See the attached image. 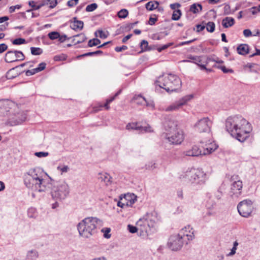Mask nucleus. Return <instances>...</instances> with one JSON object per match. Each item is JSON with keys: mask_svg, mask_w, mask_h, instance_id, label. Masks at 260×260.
Wrapping results in <instances>:
<instances>
[{"mask_svg": "<svg viewBox=\"0 0 260 260\" xmlns=\"http://www.w3.org/2000/svg\"><path fill=\"white\" fill-rule=\"evenodd\" d=\"M225 128L233 137L241 142L248 138L252 131L250 124L240 115L229 117L225 121Z\"/></svg>", "mask_w": 260, "mask_h": 260, "instance_id": "f257e3e1", "label": "nucleus"}, {"mask_svg": "<svg viewBox=\"0 0 260 260\" xmlns=\"http://www.w3.org/2000/svg\"><path fill=\"white\" fill-rule=\"evenodd\" d=\"M102 221L96 217H89L82 220L77 225L79 236L89 239L98 233Z\"/></svg>", "mask_w": 260, "mask_h": 260, "instance_id": "f03ea898", "label": "nucleus"}, {"mask_svg": "<svg viewBox=\"0 0 260 260\" xmlns=\"http://www.w3.org/2000/svg\"><path fill=\"white\" fill-rule=\"evenodd\" d=\"M179 178L182 181L199 188L205 184L206 181V174L204 171L194 168H188L180 174Z\"/></svg>", "mask_w": 260, "mask_h": 260, "instance_id": "7ed1b4c3", "label": "nucleus"}, {"mask_svg": "<svg viewBox=\"0 0 260 260\" xmlns=\"http://www.w3.org/2000/svg\"><path fill=\"white\" fill-rule=\"evenodd\" d=\"M41 170L39 168L30 169L24 174V182L28 188L38 189L39 192L45 191L47 188L42 186L43 180L40 176Z\"/></svg>", "mask_w": 260, "mask_h": 260, "instance_id": "20e7f679", "label": "nucleus"}, {"mask_svg": "<svg viewBox=\"0 0 260 260\" xmlns=\"http://www.w3.org/2000/svg\"><path fill=\"white\" fill-rule=\"evenodd\" d=\"M156 84L168 92L176 91L181 86L180 79L177 76L172 74L159 76Z\"/></svg>", "mask_w": 260, "mask_h": 260, "instance_id": "39448f33", "label": "nucleus"}, {"mask_svg": "<svg viewBox=\"0 0 260 260\" xmlns=\"http://www.w3.org/2000/svg\"><path fill=\"white\" fill-rule=\"evenodd\" d=\"M50 184L51 186V194L53 199L62 200L69 196L70 189L67 183L55 181L50 177Z\"/></svg>", "mask_w": 260, "mask_h": 260, "instance_id": "423d86ee", "label": "nucleus"}, {"mask_svg": "<svg viewBox=\"0 0 260 260\" xmlns=\"http://www.w3.org/2000/svg\"><path fill=\"white\" fill-rule=\"evenodd\" d=\"M152 217L151 214L147 213L137 222V226L142 232L148 233L154 226L155 222Z\"/></svg>", "mask_w": 260, "mask_h": 260, "instance_id": "0eeeda50", "label": "nucleus"}, {"mask_svg": "<svg viewBox=\"0 0 260 260\" xmlns=\"http://www.w3.org/2000/svg\"><path fill=\"white\" fill-rule=\"evenodd\" d=\"M230 191L229 194L232 198H237L241 194L243 188L242 181L240 179L238 175H233L231 177Z\"/></svg>", "mask_w": 260, "mask_h": 260, "instance_id": "6e6552de", "label": "nucleus"}, {"mask_svg": "<svg viewBox=\"0 0 260 260\" xmlns=\"http://www.w3.org/2000/svg\"><path fill=\"white\" fill-rule=\"evenodd\" d=\"M212 122L208 117H204L199 120L195 124L194 127L195 130L200 133H206L208 135V138L211 137V126Z\"/></svg>", "mask_w": 260, "mask_h": 260, "instance_id": "1a4fd4ad", "label": "nucleus"}, {"mask_svg": "<svg viewBox=\"0 0 260 260\" xmlns=\"http://www.w3.org/2000/svg\"><path fill=\"white\" fill-rule=\"evenodd\" d=\"M162 137L172 144H180L184 139L183 131L181 129L176 130L172 132L166 133Z\"/></svg>", "mask_w": 260, "mask_h": 260, "instance_id": "9d476101", "label": "nucleus"}, {"mask_svg": "<svg viewBox=\"0 0 260 260\" xmlns=\"http://www.w3.org/2000/svg\"><path fill=\"white\" fill-rule=\"evenodd\" d=\"M237 209L238 212L242 216L244 217L249 216L253 209L251 201L245 200L240 202L237 206Z\"/></svg>", "mask_w": 260, "mask_h": 260, "instance_id": "9b49d317", "label": "nucleus"}, {"mask_svg": "<svg viewBox=\"0 0 260 260\" xmlns=\"http://www.w3.org/2000/svg\"><path fill=\"white\" fill-rule=\"evenodd\" d=\"M185 242L178 234L170 236L168 242V247L173 251L179 250Z\"/></svg>", "mask_w": 260, "mask_h": 260, "instance_id": "f8f14e48", "label": "nucleus"}, {"mask_svg": "<svg viewBox=\"0 0 260 260\" xmlns=\"http://www.w3.org/2000/svg\"><path fill=\"white\" fill-rule=\"evenodd\" d=\"M178 234L182 237L186 244H188V241L193 240L194 238V231L190 225L182 229Z\"/></svg>", "mask_w": 260, "mask_h": 260, "instance_id": "ddd939ff", "label": "nucleus"}, {"mask_svg": "<svg viewBox=\"0 0 260 260\" xmlns=\"http://www.w3.org/2000/svg\"><path fill=\"white\" fill-rule=\"evenodd\" d=\"M26 118V114L21 112L10 117L8 120L7 124L11 126L19 124L24 121Z\"/></svg>", "mask_w": 260, "mask_h": 260, "instance_id": "4468645a", "label": "nucleus"}, {"mask_svg": "<svg viewBox=\"0 0 260 260\" xmlns=\"http://www.w3.org/2000/svg\"><path fill=\"white\" fill-rule=\"evenodd\" d=\"M200 143L203 144H205V146H202L203 153L204 155L210 154L217 148V145L210 140H202Z\"/></svg>", "mask_w": 260, "mask_h": 260, "instance_id": "2eb2a0df", "label": "nucleus"}, {"mask_svg": "<svg viewBox=\"0 0 260 260\" xmlns=\"http://www.w3.org/2000/svg\"><path fill=\"white\" fill-rule=\"evenodd\" d=\"M137 123H128L126 126V128L128 130L130 129H135L137 131H140L141 132L144 131L145 132H151L152 130L151 127L149 126H137Z\"/></svg>", "mask_w": 260, "mask_h": 260, "instance_id": "dca6fc26", "label": "nucleus"}, {"mask_svg": "<svg viewBox=\"0 0 260 260\" xmlns=\"http://www.w3.org/2000/svg\"><path fill=\"white\" fill-rule=\"evenodd\" d=\"M11 105H12V104L8 101H0L1 116H5L8 115Z\"/></svg>", "mask_w": 260, "mask_h": 260, "instance_id": "f3484780", "label": "nucleus"}, {"mask_svg": "<svg viewBox=\"0 0 260 260\" xmlns=\"http://www.w3.org/2000/svg\"><path fill=\"white\" fill-rule=\"evenodd\" d=\"M184 153L186 156H199L200 155H204L203 153V150H201L199 146L194 145L191 149L186 151Z\"/></svg>", "mask_w": 260, "mask_h": 260, "instance_id": "a211bd4d", "label": "nucleus"}, {"mask_svg": "<svg viewBox=\"0 0 260 260\" xmlns=\"http://www.w3.org/2000/svg\"><path fill=\"white\" fill-rule=\"evenodd\" d=\"M177 121L171 119L166 121L164 123V127L167 133L180 129L177 127Z\"/></svg>", "mask_w": 260, "mask_h": 260, "instance_id": "6ab92c4d", "label": "nucleus"}, {"mask_svg": "<svg viewBox=\"0 0 260 260\" xmlns=\"http://www.w3.org/2000/svg\"><path fill=\"white\" fill-rule=\"evenodd\" d=\"M237 52L242 55H246L249 52V46L246 44L239 45L237 48Z\"/></svg>", "mask_w": 260, "mask_h": 260, "instance_id": "aec40b11", "label": "nucleus"}, {"mask_svg": "<svg viewBox=\"0 0 260 260\" xmlns=\"http://www.w3.org/2000/svg\"><path fill=\"white\" fill-rule=\"evenodd\" d=\"M235 22V19L233 18L226 17L223 19L222 25L224 28H228L233 26Z\"/></svg>", "mask_w": 260, "mask_h": 260, "instance_id": "412c9836", "label": "nucleus"}, {"mask_svg": "<svg viewBox=\"0 0 260 260\" xmlns=\"http://www.w3.org/2000/svg\"><path fill=\"white\" fill-rule=\"evenodd\" d=\"M124 199L126 202V206H131L137 201L136 197L134 194H125Z\"/></svg>", "mask_w": 260, "mask_h": 260, "instance_id": "4be33fe9", "label": "nucleus"}, {"mask_svg": "<svg viewBox=\"0 0 260 260\" xmlns=\"http://www.w3.org/2000/svg\"><path fill=\"white\" fill-rule=\"evenodd\" d=\"M15 55V52L14 51H9L5 54V60L7 62H12L16 61Z\"/></svg>", "mask_w": 260, "mask_h": 260, "instance_id": "5701e85b", "label": "nucleus"}, {"mask_svg": "<svg viewBox=\"0 0 260 260\" xmlns=\"http://www.w3.org/2000/svg\"><path fill=\"white\" fill-rule=\"evenodd\" d=\"M73 42L75 45L83 42L86 40V37L84 34H80L73 36Z\"/></svg>", "mask_w": 260, "mask_h": 260, "instance_id": "b1692460", "label": "nucleus"}, {"mask_svg": "<svg viewBox=\"0 0 260 260\" xmlns=\"http://www.w3.org/2000/svg\"><path fill=\"white\" fill-rule=\"evenodd\" d=\"M193 98V94H188L182 97L181 99H180L179 100L177 101L181 106V107H182V106L186 104L187 103L190 101L191 99H192Z\"/></svg>", "mask_w": 260, "mask_h": 260, "instance_id": "393cba45", "label": "nucleus"}, {"mask_svg": "<svg viewBox=\"0 0 260 260\" xmlns=\"http://www.w3.org/2000/svg\"><path fill=\"white\" fill-rule=\"evenodd\" d=\"M181 106L178 102L176 101L171 105H169L168 107L165 109V111L169 112V111H176L179 110L181 108Z\"/></svg>", "mask_w": 260, "mask_h": 260, "instance_id": "a878e982", "label": "nucleus"}, {"mask_svg": "<svg viewBox=\"0 0 260 260\" xmlns=\"http://www.w3.org/2000/svg\"><path fill=\"white\" fill-rule=\"evenodd\" d=\"M39 256L38 252L36 250H31L27 252L26 258L29 260H36Z\"/></svg>", "mask_w": 260, "mask_h": 260, "instance_id": "bb28decb", "label": "nucleus"}, {"mask_svg": "<svg viewBox=\"0 0 260 260\" xmlns=\"http://www.w3.org/2000/svg\"><path fill=\"white\" fill-rule=\"evenodd\" d=\"M202 10V6L200 4H193L190 6L189 11L194 13H198Z\"/></svg>", "mask_w": 260, "mask_h": 260, "instance_id": "cd10ccee", "label": "nucleus"}, {"mask_svg": "<svg viewBox=\"0 0 260 260\" xmlns=\"http://www.w3.org/2000/svg\"><path fill=\"white\" fill-rule=\"evenodd\" d=\"M49 3V0H44L42 3L38 5H36L35 2L33 1H29L28 2L29 5L34 10H38L41 7L47 5Z\"/></svg>", "mask_w": 260, "mask_h": 260, "instance_id": "c85d7f7f", "label": "nucleus"}, {"mask_svg": "<svg viewBox=\"0 0 260 260\" xmlns=\"http://www.w3.org/2000/svg\"><path fill=\"white\" fill-rule=\"evenodd\" d=\"M159 6V3L157 1H150L146 4V8L147 10L152 11L156 9Z\"/></svg>", "mask_w": 260, "mask_h": 260, "instance_id": "c756f323", "label": "nucleus"}, {"mask_svg": "<svg viewBox=\"0 0 260 260\" xmlns=\"http://www.w3.org/2000/svg\"><path fill=\"white\" fill-rule=\"evenodd\" d=\"M84 23L82 21L76 20L74 21L72 25L71 26V28L74 30L80 29L81 30L83 28Z\"/></svg>", "mask_w": 260, "mask_h": 260, "instance_id": "7c9ffc66", "label": "nucleus"}, {"mask_svg": "<svg viewBox=\"0 0 260 260\" xmlns=\"http://www.w3.org/2000/svg\"><path fill=\"white\" fill-rule=\"evenodd\" d=\"M206 206L208 209L211 210L215 208L216 206V202L214 201L213 198L210 197L207 201Z\"/></svg>", "mask_w": 260, "mask_h": 260, "instance_id": "2f4dec72", "label": "nucleus"}, {"mask_svg": "<svg viewBox=\"0 0 260 260\" xmlns=\"http://www.w3.org/2000/svg\"><path fill=\"white\" fill-rule=\"evenodd\" d=\"M134 99H136V100H137V99H142L143 101L145 102V103L146 104V106H147L151 107L152 108H154V104L153 103V102H147L146 101V99L144 97H143L142 95H135L134 96Z\"/></svg>", "mask_w": 260, "mask_h": 260, "instance_id": "473e14b6", "label": "nucleus"}, {"mask_svg": "<svg viewBox=\"0 0 260 260\" xmlns=\"http://www.w3.org/2000/svg\"><path fill=\"white\" fill-rule=\"evenodd\" d=\"M207 30L213 32L215 30V24L213 22H208L205 24Z\"/></svg>", "mask_w": 260, "mask_h": 260, "instance_id": "72a5a7b5", "label": "nucleus"}, {"mask_svg": "<svg viewBox=\"0 0 260 260\" xmlns=\"http://www.w3.org/2000/svg\"><path fill=\"white\" fill-rule=\"evenodd\" d=\"M14 51L15 52V58H16V61H21L25 59L24 55L21 51L17 50Z\"/></svg>", "mask_w": 260, "mask_h": 260, "instance_id": "f704fd0d", "label": "nucleus"}, {"mask_svg": "<svg viewBox=\"0 0 260 260\" xmlns=\"http://www.w3.org/2000/svg\"><path fill=\"white\" fill-rule=\"evenodd\" d=\"M181 11L179 9L174 11L172 16V19L173 20H178L181 16Z\"/></svg>", "mask_w": 260, "mask_h": 260, "instance_id": "c9c22d12", "label": "nucleus"}, {"mask_svg": "<svg viewBox=\"0 0 260 260\" xmlns=\"http://www.w3.org/2000/svg\"><path fill=\"white\" fill-rule=\"evenodd\" d=\"M101 43V41L97 39L94 38L93 39H91L88 41V46L90 47H92L93 46H95L99 45Z\"/></svg>", "mask_w": 260, "mask_h": 260, "instance_id": "e433bc0d", "label": "nucleus"}, {"mask_svg": "<svg viewBox=\"0 0 260 260\" xmlns=\"http://www.w3.org/2000/svg\"><path fill=\"white\" fill-rule=\"evenodd\" d=\"M188 58L193 60L192 62L197 64L198 66H199L202 62V59L200 57L198 56H194L190 55L188 57Z\"/></svg>", "mask_w": 260, "mask_h": 260, "instance_id": "4c0bfd02", "label": "nucleus"}, {"mask_svg": "<svg viewBox=\"0 0 260 260\" xmlns=\"http://www.w3.org/2000/svg\"><path fill=\"white\" fill-rule=\"evenodd\" d=\"M31 53L34 55H40L42 53V50L39 47H32L30 48Z\"/></svg>", "mask_w": 260, "mask_h": 260, "instance_id": "58836bf2", "label": "nucleus"}, {"mask_svg": "<svg viewBox=\"0 0 260 260\" xmlns=\"http://www.w3.org/2000/svg\"><path fill=\"white\" fill-rule=\"evenodd\" d=\"M26 43L25 39L21 38L16 39L12 41L13 45H19Z\"/></svg>", "mask_w": 260, "mask_h": 260, "instance_id": "ea45409f", "label": "nucleus"}, {"mask_svg": "<svg viewBox=\"0 0 260 260\" xmlns=\"http://www.w3.org/2000/svg\"><path fill=\"white\" fill-rule=\"evenodd\" d=\"M128 14V11L126 9H121L118 13V16L120 18H126Z\"/></svg>", "mask_w": 260, "mask_h": 260, "instance_id": "a19ab883", "label": "nucleus"}, {"mask_svg": "<svg viewBox=\"0 0 260 260\" xmlns=\"http://www.w3.org/2000/svg\"><path fill=\"white\" fill-rule=\"evenodd\" d=\"M94 35L96 37H99L101 39H106L107 37V35L102 30L100 29L96 31Z\"/></svg>", "mask_w": 260, "mask_h": 260, "instance_id": "79ce46f5", "label": "nucleus"}, {"mask_svg": "<svg viewBox=\"0 0 260 260\" xmlns=\"http://www.w3.org/2000/svg\"><path fill=\"white\" fill-rule=\"evenodd\" d=\"M98 8V5L95 3H92L88 5L86 8L87 12H92Z\"/></svg>", "mask_w": 260, "mask_h": 260, "instance_id": "37998d69", "label": "nucleus"}, {"mask_svg": "<svg viewBox=\"0 0 260 260\" xmlns=\"http://www.w3.org/2000/svg\"><path fill=\"white\" fill-rule=\"evenodd\" d=\"M67 55L64 54H61L59 55H55L54 57V61H61L67 59Z\"/></svg>", "mask_w": 260, "mask_h": 260, "instance_id": "c03bdc74", "label": "nucleus"}, {"mask_svg": "<svg viewBox=\"0 0 260 260\" xmlns=\"http://www.w3.org/2000/svg\"><path fill=\"white\" fill-rule=\"evenodd\" d=\"M210 61H214V62H216L218 63H222L223 62V61L222 60H219V58H217V57L216 59H215V58H211V57H208L206 58L205 62L207 64H208Z\"/></svg>", "mask_w": 260, "mask_h": 260, "instance_id": "a18cd8bd", "label": "nucleus"}, {"mask_svg": "<svg viewBox=\"0 0 260 260\" xmlns=\"http://www.w3.org/2000/svg\"><path fill=\"white\" fill-rule=\"evenodd\" d=\"M57 169L58 171H60L61 174H62L64 173L68 172L69 171L70 168H69V167L68 166H63L62 167H61V166H58L57 167Z\"/></svg>", "mask_w": 260, "mask_h": 260, "instance_id": "49530a36", "label": "nucleus"}, {"mask_svg": "<svg viewBox=\"0 0 260 260\" xmlns=\"http://www.w3.org/2000/svg\"><path fill=\"white\" fill-rule=\"evenodd\" d=\"M60 34L57 31H52L50 32V40H55L58 39L59 40Z\"/></svg>", "mask_w": 260, "mask_h": 260, "instance_id": "de8ad7c7", "label": "nucleus"}, {"mask_svg": "<svg viewBox=\"0 0 260 260\" xmlns=\"http://www.w3.org/2000/svg\"><path fill=\"white\" fill-rule=\"evenodd\" d=\"M141 47L142 49L144 50H150V49L148 48V43L146 40H142L141 42Z\"/></svg>", "mask_w": 260, "mask_h": 260, "instance_id": "09e8293b", "label": "nucleus"}, {"mask_svg": "<svg viewBox=\"0 0 260 260\" xmlns=\"http://www.w3.org/2000/svg\"><path fill=\"white\" fill-rule=\"evenodd\" d=\"M34 155L38 157H45L49 155L47 152H37L34 153Z\"/></svg>", "mask_w": 260, "mask_h": 260, "instance_id": "8fccbe9b", "label": "nucleus"}, {"mask_svg": "<svg viewBox=\"0 0 260 260\" xmlns=\"http://www.w3.org/2000/svg\"><path fill=\"white\" fill-rule=\"evenodd\" d=\"M111 231V229L110 228H105L102 230V232L104 233V236L106 238H109L111 237V235L109 234V233Z\"/></svg>", "mask_w": 260, "mask_h": 260, "instance_id": "3c124183", "label": "nucleus"}, {"mask_svg": "<svg viewBox=\"0 0 260 260\" xmlns=\"http://www.w3.org/2000/svg\"><path fill=\"white\" fill-rule=\"evenodd\" d=\"M103 52L101 50H97L94 52H89L82 55L83 56H92L93 55L101 54Z\"/></svg>", "mask_w": 260, "mask_h": 260, "instance_id": "603ef678", "label": "nucleus"}, {"mask_svg": "<svg viewBox=\"0 0 260 260\" xmlns=\"http://www.w3.org/2000/svg\"><path fill=\"white\" fill-rule=\"evenodd\" d=\"M127 229L129 231V232L131 233H135L137 232V230L139 229V228L138 226H135L131 224H128L127 225Z\"/></svg>", "mask_w": 260, "mask_h": 260, "instance_id": "864d4df0", "label": "nucleus"}, {"mask_svg": "<svg viewBox=\"0 0 260 260\" xmlns=\"http://www.w3.org/2000/svg\"><path fill=\"white\" fill-rule=\"evenodd\" d=\"M217 68L222 70L224 73H233L234 71L232 69H226L225 66H218Z\"/></svg>", "mask_w": 260, "mask_h": 260, "instance_id": "5fc2aeb1", "label": "nucleus"}, {"mask_svg": "<svg viewBox=\"0 0 260 260\" xmlns=\"http://www.w3.org/2000/svg\"><path fill=\"white\" fill-rule=\"evenodd\" d=\"M173 44V43H169L168 44H165V45H164L163 46H162L161 47H158L157 48V50L159 52H161L162 50H164L166 49H167L168 47H170L171 46H172V45Z\"/></svg>", "mask_w": 260, "mask_h": 260, "instance_id": "6e6d98bb", "label": "nucleus"}, {"mask_svg": "<svg viewBox=\"0 0 260 260\" xmlns=\"http://www.w3.org/2000/svg\"><path fill=\"white\" fill-rule=\"evenodd\" d=\"M121 201H118L117 202V206L118 207H120L121 208H124L125 207H127L126 206V201L124 199V198H121Z\"/></svg>", "mask_w": 260, "mask_h": 260, "instance_id": "4d7b16f0", "label": "nucleus"}, {"mask_svg": "<svg viewBox=\"0 0 260 260\" xmlns=\"http://www.w3.org/2000/svg\"><path fill=\"white\" fill-rule=\"evenodd\" d=\"M146 169L148 170H153L156 168L155 163L153 162H148L145 166Z\"/></svg>", "mask_w": 260, "mask_h": 260, "instance_id": "13d9d810", "label": "nucleus"}, {"mask_svg": "<svg viewBox=\"0 0 260 260\" xmlns=\"http://www.w3.org/2000/svg\"><path fill=\"white\" fill-rule=\"evenodd\" d=\"M157 21V17H150L149 19V21H148V23L149 25H154L155 22Z\"/></svg>", "mask_w": 260, "mask_h": 260, "instance_id": "bf43d9fd", "label": "nucleus"}, {"mask_svg": "<svg viewBox=\"0 0 260 260\" xmlns=\"http://www.w3.org/2000/svg\"><path fill=\"white\" fill-rule=\"evenodd\" d=\"M249 11L253 15H255L259 12V10H258L257 7H253L248 9Z\"/></svg>", "mask_w": 260, "mask_h": 260, "instance_id": "052dcab7", "label": "nucleus"}, {"mask_svg": "<svg viewBox=\"0 0 260 260\" xmlns=\"http://www.w3.org/2000/svg\"><path fill=\"white\" fill-rule=\"evenodd\" d=\"M21 8V6L19 5H17L16 6H13L10 7L9 12L10 13H13L15 11L16 9H19Z\"/></svg>", "mask_w": 260, "mask_h": 260, "instance_id": "680f3d73", "label": "nucleus"}, {"mask_svg": "<svg viewBox=\"0 0 260 260\" xmlns=\"http://www.w3.org/2000/svg\"><path fill=\"white\" fill-rule=\"evenodd\" d=\"M231 13V7L229 5H225L224 7V13L225 15H229Z\"/></svg>", "mask_w": 260, "mask_h": 260, "instance_id": "e2e57ef3", "label": "nucleus"}, {"mask_svg": "<svg viewBox=\"0 0 260 260\" xmlns=\"http://www.w3.org/2000/svg\"><path fill=\"white\" fill-rule=\"evenodd\" d=\"M170 8L172 10H176V8H179L181 7V5L179 3H176L174 4H172L170 5Z\"/></svg>", "mask_w": 260, "mask_h": 260, "instance_id": "0e129e2a", "label": "nucleus"}, {"mask_svg": "<svg viewBox=\"0 0 260 260\" xmlns=\"http://www.w3.org/2000/svg\"><path fill=\"white\" fill-rule=\"evenodd\" d=\"M127 49V47L126 46H125V45H123L121 47H116L115 48V51L118 52H121L123 50H125L126 49Z\"/></svg>", "mask_w": 260, "mask_h": 260, "instance_id": "69168bd1", "label": "nucleus"}, {"mask_svg": "<svg viewBox=\"0 0 260 260\" xmlns=\"http://www.w3.org/2000/svg\"><path fill=\"white\" fill-rule=\"evenodd\" d=\"M8 48V46L4 43L0 44V53H2Z\"/></svg>", "mask_w": 260, "mask_h": 260, "instance_id": "338daca9", "label": "nucleus"}, {"mask_svg": "<svg viewBox=\"0 0 260 260\" xmlns=\"http://www.w3.org/2000/svg\"><path fill=\"white\" fill-rule=\"evenodd\" d=\"M243 35H244V36L245 37H249L250 36H251L252 33H251V30L250 29H244V31H243Z\"/></svg>", "mask_w": 260, "mask_h": 260, "instance_id": "774afa93", "label": "nucleus"}]
</instances>
